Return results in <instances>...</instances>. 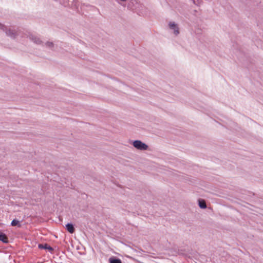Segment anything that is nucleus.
<instances>
[{
    "label": "nucleus",
    "mask_w": 263,
    "mask_h": 263,
    "mask_svg": "<svg viewBox=\"0 0 263 263\" xmlns=\"http://www.w3.org/2000/svg\"><path fill=\"white\" fill-rule=\"evenodd\" d=\"M11 225L12 226H18V227H21V225L20 223V222L18 220L14 219L11 222Z\"/></svg>",
    "instance_id": "7"
},
{
    "label": "nucleus",
    "mask_w": 263,
    "mask_h": 263,
    "mask_svg": "<svg viewBox=\"0 0 263 263\" xmlns=\"http://www.w3.org/2000/svg\"><path fill=\"white\" fill-rule=\"evenodd\" d=\"M0 240L4 243H7L8 242V237L3 233H0Z\"/></svg>",
    "instance_id": "5"
},
{
    "label": "nucleus",
    "mask_w": 263,
    "mask_h": 263,
    "mask_svg": "<svg viewBox=\"0 0 263 263\" xmlns=\"http://www.w3.org/2000/svg\"><path fill=\"white\" fill-rule=\"evenodd\" d=\"M41 41L39 39H37L36 40L35 39L34 40V42H35L36 44H40L41 43Z\"/></svg>",
    "instance_id": "10"
},
{
    "label": "nucleus",
    "mask_w": 263,
    "mask_h": 263,
    "mask_svg": "<svg viewBox=\"0 0 263 263\" xmlns=\"http://www.w3.org/2000/svg\"><path fill=\"white\" fill-rule=\"evenodd\" d=\"M199 206L201 209H205L206 207V203L203 199L199 200Z\"/></svg>",
    "instance_id": "6"
},
{
    "label": "nucleus",
    "mask_w": 263,
    "mask_h": 263,
    "mask_svg": "<svg viewBox=\"0 0 263 263\" xmlns=\"http://www.w3.org/2000/svg\"><path fill=\"white\" fill-rule=\"evenodd\" d=\"M170 29L174 30V34L177 35L179 33V28L174 22H171L168 24Z\"/></svg>",
    "instance_id": "2"
},
{
    "label": "nucleus",
    "mask_w": 263,
    "mask_h": 263,
    "mask_svg": "<svg viewBox=\"0 0 263 263\" xmlns=\"http://www.w3.org/2000/svg\"><path fill=\"white\" fill-rule=\"evenodd\" d=\"M47 45L48 46H52V45H53V43H50V42H48L47 43Z\"/></svg>",
    "instance_id": "12"
},
{
    "label": "nucleus",
    "mask_w": 263,
    "mask_h": 263,
    "mask_svg": "<svg viewBox=\"0 0 263 263\" xmlns=\"http://www.w3.org/2000/svg\"><path fill=\"white\" fill-rule=\"evenodd\" d=\"M110 263H122L121 260L119 259L110 258Z\"/></svg>",
    "instance_id": "8"
},
{
    "label": "nucleus",
    "mask_w": 263,
    "mask_h": 263,
    "mask_svg": "<svg viewBox=\"0 0 263 263\" xmlns=\"http://www.w3.org/2000/svg\"><path fill=\"white\" fill-rule=\"evenodd\" d=\"M6 34L10 36H13V35L14 34V33L13 32V31L9 30L8 31H6Z\"/></svg>",
    "instance_id": "9"
},
{
    "label": "nucleus",
    "mask_w": 263,
    "mask_h": 263,
    "mask_svg": "<svg viewBox=\"0 0 263 263\" xmlns=\"http://www.w3.org/2000/svg\"><path fill=\"white\" fill-rule=\"evenodd\" d=\"M67 230L71 234H72L74 232V228L72 224L68 223L66 225Z\"/></svg>",
    "instance_id": "3"
},
{
    "label": "nucleus",
    "mask_w": 263,
    "mask_h": 263,
    "mask_svg": "<svg viewBox=\"0 0 263 263\" xmlns=\"http://www.w3.org/2000/svg\"><path fill=\"white\" fill-rule=\"evenodd\" d=\"M39 248L41 249H47L50 251H53V249L50 246H48L47 244H39Z\"/></svg>",
    "instance_id": "4"
},
{
    "label": "nucleus",
    "mask_w": 263,
    "mask_h": 263,
    "mask_svg": "<svg viewBox=\"0 0 263 263\" xmlns=\"http://www.w3.org/2000/svg\"><path fill=\"white\" fill-rule=\"evenodd\" d=\"M121 1H122V2H125L126 0H120Z\"/></svg>",
    "instance_id": "13"
},
{
    "label": "nucleus",
    "mask_w": 263,
    "mask_h": 263,
    "mask_svg": "<svg viewBox=\"0 0 263 263\" xmlns=\"http://www.w3.org/2000/svg\"><path fill=\"white\" fill-rule=\"evenodd\" d=\"M0 28L3 30H5V29L6 28V27L5 26H4L3 25L0 24Z\"/></svg>",
    "instance_id": "11"
},
{
    "label": "nucleus",
    "mask_w": 263,
    "mask_h": 263,
    "mask_svg": "<svg viewBox=\"0 0 263 263\" xmlns=\"http://www.w3.org/2000/svg\"><path fill=\"white\" fill-rule=\"evenodd\" d=\"M133 146L139 150H146L148 146L140 140H135L133 142Z\"/></svg>",
    "instance_id": "1"
}]
</instances>
